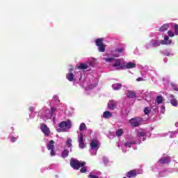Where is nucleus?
<instances>
[{"instance_id": "1", "label": "nucleus", "mask_w": 178, "mask_h": 178, "mask_svg": "<svg viewBox=\"0 0 178 178\" xmlns=\"http://www.w3.org/2000/svg\"><path fill=\"white\" fill-rule=\"evenodd\" d=\"M59 129H57L56 131L58 133H66L67 129L72 128V121L67 120V121H62L58 124Z\"/></svg>"}, {"instance_id": "2", "label": "nucleus", "mask_w": 178, "mask_h": 178, "mask_svg": "<svg viewBox=\"0 0 178 178\" xmlns=\"http://www.w3.org/2000/svg\"><path fill=\"white\" fill-rule=\"evenodd\" d=\"M70 166L72 168V169H74V170H79L81 166H86V161H80L77 159H75L74 158H72L70 159Z\"/></svg>"}, {"instance_id": "3", "label": "nucleus", "mask_w": 178, "mask_h": 178, "mask_svg": "<svg viewBox=\"0 0 178 178\" xmlns=\"http://www.w3.org/2000/svg\"><path fill=\"white\" fill-rule=\"evenodd\" d=\"M129 122L132 127H138V126H141V124H143V122H144V119L138 117V118H131L129 120Z\"/></svg>"}, {"instance_id": "4", "label": "nucleus", "mask_w": 178, "mask_h": 178, "mask_svg": "<svg viewBox=\"0 0 178 178\" xmlns=\"http://www.w3.org/2000/svg\"><path fill=\"white\" fill-rule=\"evenodd\" d=\"M115 63H113V67H117V70H123L122 66H124V61H122L120 58L115 59Z\"/></svg>"}, {"instance_id": "5", "label": "nucleus", "mask_w": 178, "mask_h": 178, "mask_svg": "<svg viewBox=\"0 0 178 178\" xmlns=\"http://www.w3.org/2000/svg\"><path fill=\"white\" fill-rule=\"evenodd\" d=\"M79 147L81 149L86 148V143H84V136L82 132L78 135Z\"/></svg>"}, {"instance_id": "6", "label": "nucleus", "mask_w": 178, "mask_h": 178, "mask_svg": "<svg viewBox=\"0 0 178 178\" xmlns=\"http://www.w3.org/2000/svg\"><path fill=\"white\" fill-rule=\"evenodd\" d=\"M40 130L42 133L44 134V136H46L47 137H48V136L51 134V131L49 130V127H48V126H47V124H40Z\"/></svg>"}, {"instance_id": "7", "label": "nucleus", "mask_w": 178, "mask_h": 178, "mask_svg": "<svg viewBox=\"0 0 178 178\" xmlns=\"http://www.w3.org/2000/svg\"><path fill=\"white\" fill-rule=\"evenodd\" d=\"M108 108L110 111H115L118 108V102L115 100H110L108 103Z\"/></svg>"}, {"instance_id": "8", "label": "nucleus", "mask_w": 178, "mask_h": 178, "mask_svg": "<svg viewBox=\"0 0 178 178\" xmlns=\"http://www.w3.org/2000/svg\"><path fill=\"white\" fill-rule=\"evenodd\" d=\"M136 67V63L133 62H129L126 63V62H124V66L122 67V70H124L126 69H134Z\"/></svg>"}, {"instance_id": "9", "label": "nucleus", "mask_w": 178, "mask_h": 178, "mask_svg": "<svg viewBox=\"0 0 178 178\" xmlns=\"http://www.w3.org/2000/svg\"><path fill=\"white\" fill-rule=\"evenodd\" d=\"M159 163L161 165H166L168 163H170V156H163L158 161Z\"/></svg>"}, {"instance_id": "10", "label": "nucleus", "mask_w": 178, "mask_h": 178, "mask_svg": "<svg viewBox=\"0 0 178 178\" xmlns=\"http://www.w3.org/2000/svg\"><path fill=\"white\" fill-rule=\"evenodd\" d=\"M161 45H170L172 44V40H169V36L165 35L164 40H161Z\"/></svg>"}, {"instance_id": "11", "label": "nucleus", "mask_w": 178, "mask_h": 178, "mask_svg": "<svg viewBox=\"0 0 178 178\" xmlns=\"http://www.w3.org/2000/svg\"><path fill=\"white\" fill-rule=\"evenodd\" d=\"M170 102L171 105H172V106H177V105H178V102H177V99H176V97H175V95H171L170 96Z\"/></svg>"}, {"instance_id": "12", "label": "nucleus", "mask_w": 178, "mask_h": 178, "mask_svg": "<svg viewBox=\"0 0 178 178\" xmlns=\"http://www.w3.org/2000/svg\"><path fill=\"white\" fill-rule=\"evenodd\" d=\"M90 148L91 149H97L99 148V147H98V140H92L90 142Z\"/></svg>"}, {"instance_id": "13", "label": "nucleus", "mask_w": 178, "mask_h": 178, "mask_svg": "<svg viewBox=\"0 0 178 178\" xmlns=\"http://www.w3.org/2000/svg\"><path fill=\"white\" fill-rule=\"evenodd\" d=\"M136 176H137V170H131L127 173V177L129 178L136 177Z\"/></svg>"}, {"instance_id": "14", "label": "nucleus", "mask_w": 178, "mask_h": 178, "mask_svg": "<svg viewBox=\"0 0 178 178\" xmlns=\"http://www.w3.org/2000/svg\"><path fill=\"white\" fill-rule=\"evenodd\" d=\"M66 79L68 81H76V79H74V74L73 72H69L66 74Z\"/></svg>"}, {"instance_id": "15", "label": "nucleus", "mask_w": 178, "mask_h": 178, "mask_svg": "<svg viewBox=\"0 0 178 178\" xmlns=\"http://www.w3.org/2000/svg\"><path fill=\"white\" fill-rule=\"evenodd\" d=\"M47 148L48 151L51 149H55V141L50 140L49 143L47 145Z\"/></svg>"}, {"instance_id": "16", "label": "nucleus", "mask_w": 178, "mask_h": 178, "mask_svg": "<svg viewBox=\"0 0 178 178\" xmlns=\"http://www.w3.org/2000/svg\"><path fill=\"white\" fill-rule=\"evenodd\" d=\"M90 66L88 65V64H86V63H81L78 67L77 69L80 70H86V69H88Z\"/></svg>"}, {"instance_id": "17", "label": "nucleus", "mask_w": 178, "mask_h": 178, "mask_svg": "<svg viewBox=\"0 0 178 178\" xmlns=\"http://www.w3.org/2000/svg\"><path fill=\"white\" fill-rule=\"evenodd\" d=\"M127 97L128 98H136V92H134L133 90H128V92L127 93Z\"/></svg>"}, {"instance_id": "18", "label": "nucleus", "mask_w": 178, "mask_h": 178, "mask_svg": "<svg viewBox=\"0 0 178 178\" xmlns=\"http://www.w3.org/2000/svg\"><path fill=\"white\" fill-rule=\"evenodd\" d=\"M160 45L161 41L159 42V40H153L150 44V46L153 47L154 48H156V47H159Z\"/></svg>"}, {"instance_id": "19", "label": "nucleus", "mask_w": 178, "mask_h": 178, "mask_svg": "<svg viewBox=\"0 0 178 178\" xmlns=\"http://www.w3.org/2000/svg\"><path fill=\"white\" fill-rule=\"evenodd\" d=\"M169 29V24H164L159 29V31L163 32L166 31Z\"/></svg>"}, {"instance_id": "20", "label": "nucleus", "mask_w": 178, "mask_h": 178, "mask_svg": "<svg viewBox=\"0 0 178 178\" xmlns=\"http://www.w3.org/2000/svg\"><path fill=\"white\" fill-rule=\"evenodd\" d=\"M69 156V150L67 149H65L62 153H61V157L63 158H67Z\"/></svg>"}, {"instance_id": "21", "label": "nucleus", "mask_w": 178, "mask_h": 178, "mask_svg": "<svg viewBox=\"0 0 178 178\" xmlns=\"http://www.w3.org/2000/svg\"><path fill=\"white\" fill-rule=\"evenodd\" d=\"M112 88H113L115 91L120 90V88H122V83H114L112 86Z\"/></svg>"}, {"instance_id": "22", "label": "nucleus", "mask_w": 178, "mask_h": 178, "mask_svg": "<svg viewBox=\"0 0 178 178\" xmlns=\"http://www.w3.org/2000/svg\"><path fill=\"white\" fill-rule=\"evenodd\" d=\"M111 117H112V113L108 111L104 112L103 118H104L105 119H108V118H111Z\"/></svg>"}, {"instance_id": "23", "label": "nucleus", "mask_w": 178, "mask_h": 178, "mask_svg": "<svg viewBox=\"0 0 178 178\" xmlns=\"http://www.w3.org/2000/svg\"><path fill=\"white\" fill-rule=\"evenodd\" d=\"M95 44L97 47H99L100 45L104 44V39L102 38H99L95 40Z\"/></svg>"}, {"instance_id": "24", "label": "nucleus", "mask_w": 178, "mask_h": 178, "mask_svg": "<svg viewBox=\"0 0 178 178\" xmlns=\"http://www.w3.org/2000/svg\"><path fill=\"white\" fill-rule=\"evenodd\" d=\"M72 143H73V140H72V138H68L67 139V140H66V143H65V144H66V145H67V147L68 148H71V147H72Z\"/></svg>"}, {"instance_id": "25", "label": "nucleus", "mask_w": 178, "mask_h": 178, "mask_svg": "<svg viewBox=\"0 0 178 178\" xmlns=\"http://www.w3.org/2000/svg\"><path fill=\"white\" fill-rule=\"evenodd\" d=\"M115 136H117V137H122V136H123V129H120L117 130L115 132Z\"/></svg>"}, {"instance_id": "26", "label": "nucleus", "mask_w": 178, "mask_h": 178, "mask_svg": "<svg viewBox=\"0 0 178 178\" xmlns=\"http://www.w3.org/2000/svg\"><path fill=\"white\" fill-rule=\"evenodd\" d=\"M157 104H162L163 102V97L162 96H157L156 97Z\"/></svg>"}, {"instance_id": "27", "label": "nucleus", "mask_w": 178, "mask_h": 178, "mask_svg": "<svg viewBox=\"0 0 178 178\" xmlns=\"http://www.w3.org/2000/svg\"><path fill=\"white\" fill-rule=\"evenodd\" d=\"M105 47L106 46L104 44L98 46L99 52H105Z\"/></svg>"}, {"instance_id": "28", "label": "nucleus", "mask_w": 178, "mask_h": 178, "mask_svg": "<svg viewBox=\"0 0 178 178\" xmlns=\"http://www.w3.org/2000/svg\"><path fill=\"white\" fill-rule=\"evenodd\" d=\"M86 127H87V126L86 125L85 123H81L79 126V131H83V130H86Z\"/></svg>"}, {"instance_id": "29", "label": "nucleus", "mask_w": 178, "mask_h": 178, "mask_svg": "<svg viewBox=\"0 0 178 178\" xmlns=\"http://www.w3.org/2000/svg\"><path fill=\"white\" fill-rule=\"evenodd\" d=\"M81 173H86L87 172V167H85V165L81 166V168L80 169Z\"/></svg>"}, {"instance_id": "30", "label": "nucleus", "mask_w": 178, "mask_h": 178, "mask_svg": "<svg viewBox=\"0 0 178 178\" xmlns=\"http://www.w3.org/2000/svg\"><path fill=\"white\" fill-rule=\"evenodd\" d=\"M144 112H145V115H149L151 110L148 107H146L144 109Z\"/></svg>"}, {"instance_id": "31", "label": "nucleus", "mask_w": 178, "mask_h": 178, "mask_svg": "<svg viewBox=\"0 0 178 178\" xmlns=\"http://www.w3.org/2000/svg\"><path fill=\"white\" fill-rule=\"evenodd\" d=\"M55 111H56V109L55 108H54V107L51 108V111L49 112L51 116H54V115L55 113Z\"/></svg>"}, {"instance_id": "32", "label": "nucleus", "mask_w": 178, "mask_h": 178, "mask_svg": "<svg viewBox=\"0 0 178 178\" xmlns=\"http://www.w3.org/2000/svg\"><path fill=\"white\" fill-rule=\"evenodd\" d=\"M171 86L172 87V89L174 90V91H178L177 85L175 83H171Z\"/></svg>"}, {"instance_id": "33", "label": "nucleus", "mask_w": 178, "mask_h": 178, "mask_svg": "<svg viewBox=\"0 0 178 178\" xmlns=\"http://www.w3.org/2000/svg\"><path fill=\"white\" fill-rule=\"evenodd\" d=\"M104 60L106 62H112V60H115V58H104Z\"/></svg>"}, {"instance_id": "34", "label": "nucleus", "mask_w": 178, "mask_h": 178, "mask_svg": "<svg viewBox=\"0 0 178 178\" xmlns=\"http://www.w3.org/2000/svg\"><path fill=\"white\" fill-rule=\"evenodd\" d=\"M175 35H178V25L177 24L175 25Z\"/></svg>"}, {"instance_id": "35", "label": "nucleus", "mask_w": 178, "mask_h": 178, "mask_svg": "<svg viewBox=\"0 0 178 178\" xmlns=\"http://www.w3.org/2000/svg\"><path fill=\"white\" fill-rule=\"evenodd\" d=\"M10 141L12 143H16V141H17V138H16V137H15V136H11Z\"/></svg>"}, {"instance_id": "36", "label": "nucleus", "mask_w": 178, "mask_h": 178, "mask_svg": "<svg viewBox=\"0 0 178 178\" xmlns=\"http://www.w3.org/2000/svg\"><path fill=\"white\" fill-rule=\"evenodd\" d=\"M168 34L169 37H175V33H173V32L172 31H168Z\"/></svg>"}, {"instance_id": "37", "label": "nucleus", "mask_w": 178, "mask_h": 178, "mask_svg": "<svg viewBox=\"0 0 178 178\" xmlns=\"http://www.w3.org/2000/svg\"><path fill=\"white\" fill-rule=\"evenodd\" d=\"M145 136V132H138V137H144Z\"/></svg>"}, {"instance_id": "38", "label": "nucleus", "mask_w": 178, "mask_h": 178, "mask_svg": "<svg viewBox=\"0 0 178 178\" xmlns=\"http://www.w3.org/2000/svg\"><path fill=\"white\" fill-rule=\"evenodd\" d=\"M124 51V49H116L115 52H119V54H122Z\"/></svg>"}, {"instance_id": "39", "label": "nucleus", "mask_w": 178, "mask_h": 178, "mask_svg": "<svg viewBox=\"0 0 178 178\" xmlns=\"http://www.w3.org/2000/svg\"><path fill=\"white\" fill-rule=\"evenodd\" d=\"M50 154H51V156H55L56 153H55V151H54V149H50Z\"/></svg>"}, {"instance_id": "40", "label": "nucleus", "mask_w": 178, "mask_h": 178, "mask_svg": "<svg viewBox=\"0 0 178 178\" xmlns=\"http://www.w3.org/2000/svg\"><path fill=\"white\" fill-rule=\"evenodd\" d=\"M125 147H128L129 148H130L131 147V143L130 142H127L124 144Z\"/></svg>"}, {"instance_id": "41", "label": "nucleus", "mask_w": 178, "mask_h": 178, "mask_svg": "<svg viewBox=\"0 0 178 178\" xmlns=\"http://www.w3.org/2000/svg\"><path fill=\"white\" fill-rule=\"evenodd\" d=\"M136 81H144V79L142 77H139L136 79Z\"/></svg>"}, {"instance_id": "42", "label": "nucleus", "mask_w": 178, "mask_h": 178, "mask_svg": "<svg viewBox=\"0 0 178 178\" xmlns=\"http://www.w3.org/2000/svg\"><path fill=\"white\" fill-rule=\"evenodd\" d=\"M29 111H30L31 112H33V111H34V107L30 106V107H29Z\"/></svg>"}, {"instance_id": "43", "label": "nucleus", "mask_w": 178, "mask_h": 178, "mask_svg": "<svg viewBox=\"0 0 178 178\" xmlns=\"http://www.w3.org/2000/svg\"><path fill=\"white\" fill-rule=\"evenodd\" d=\"M69 72H70V73H72V72H73V68H70Z\"/></svg>"}, {"instance_id": "44", "label": "nucleus", "mask_w": 178, "mask_h": 178, "mask_svg": "<svg viewBox=\"0 0 178 178\" xmlns=\"http://www.w3.org/2000/svg\"><path fill=\"white\" fill-rule=\"evenodd\" d=\"M118 56H119V55H115V57H116V58H118Z\"/></svg>"}]
</instances>
